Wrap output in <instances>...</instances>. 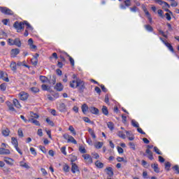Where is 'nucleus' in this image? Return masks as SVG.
<instances>
[{
  "label": "nucleus",
  "mask_w": 179,
  "mask_h": 179,
  "mask_svg": "<svg viewBox=\"0 0 179 179\" xmlns=\"http://www.w3.org/2000/svg\"><path fill=\"white\" fill-rule=\"evenodd\" d=\"M151 167L155 173H160V169H159V165L157 164H152Z\"/></svg>",
  "instance_id": "17"
},
{
  "label": "nucleus",
  "mask_w": 179,
  "mask_h": 179,
  "mask_svg": "<svg viewBox=\"0 0 179 179\" xmlns=\"http://www.w3.org/2000/svg\"><path fill=\"white\" fill-rule=\"evenodd\" d=\"M20 167H23L24 169H30V166L27 164V163L23 162V161H21L20 162Z\"/></svg>",
  "instance_id": "27"
},
{
  "label": "nucleus",
  "mask_w": 179,
  "mask_h": 179,
  "mask_svg": "<svg viewBox=\"0 0 179 179\" xmlns=\"http://www.w3.org/2000/svg\"><path fill=\"white\" fill-rule=\"evenodd\" d=\"M83 157L86 161V163L92 164L93 163V159H92V157L89 154H85L83 155Z\"/></svg>",
  "instance_id": "11"
},
{
  "label": "nucleus",
  "mask_w": 179,
  "mask_h": 179,
  "mask_svg": "<svg viewBox=\"0 0 179 179\" xmlns=\"http://www.w3.org/2000/svg\"><path fill=\"white\" fill-rule=\"evenodd\" d=\"M20 52V50L15 48L13 49L10 52L11 58L16 57V55H18V54Z\"/></svg>",
  "instance_id": "12"
},
{
  "label": "nucleus",
  "mask_w": 179,
  "mask_h": 179,
  "mask_svg": "<svg viewBox=\"0 0 179 179\" xmlns=\"http://www.w3.org/2000/svg\"><path fill=\"white\" fill-rule=\"evenodd\" d=\"M105 171H106V174L108 176V177L111 178L113 176H114V171H113V168L108 167L105 169Z\"/></svg>",
  "instance_id": "13"
},
{
  "label": "nucleus",
  "mask_w": 179,
  "mask_h": 179,
  "mask_svg": "<svg viewBox=\"0 0 179 179\" xmlns=\"http://www.w3.org/2000/svg\"><path fill=\"white\" fill-rule=\"evenodd\" d=\"M108 128H109L110 131H113V129H114V123L111 122H108Z\"/></svg>",
  "instance_id": "46"
},
{
  "label": "nucleus",
  "mask_w": 179,
  "mask_h": 179,
  "mask_svg": "<svg viewBox=\"0 0 179 179\" xmlns=\"http://www.w3.org/2000/svg\"><path fill=\"white\" fill-rule=\"evenodd\" d=\"M144 27L147 31H153V27H152V26L150 24L144 25Z\"/></svg>",
  "instance_id": "40"
},
{
  "label": "nucleus",
  "mask_w": 179,
  "mask_h": 179,
  "mask_svg": "<svg viewBox=\"0 0 179 179\" xmlns=\"http://www.w3.org/2000/svg\"><path fill=\"white\" fill-rule=\"evenodd\" d=\"M130 11H131L133 13H136V12H138V10H139V8H138V7H136V6H133V7H130L129 8Z\"/></svg>",
  "instance_id": "37"
},
{
  "label": "nucleus",
  "mask_w": 179,
  "mask_h": 179,
  "mask_svg": "<svg viewBox=\"0 0 179 179\" xmlns=\"http://www.w3.org/2000/svg\"><path fill=\"white\" fill-rule=\"evenodd\" d=\"M18 96L20 97V100H22V101H24L27 99H29V94L24 92H22L18 94Z\"/></svg>",
  "instance_id": "7"
},
{
  "label": "nucleus",
  "mask_w": 179,
  "mask_h": 179,
  "mask_svg": "<svg viewBox=\"0 0 179 179\" xmlns=\"http://www.w3.org/2000/svg\"><path fill=\"white\" fill-rule=\"evenodd\" d=\"M170 167H171V164H170V162H166L165 163L166 170H167L168 171H170Z\"/></svg>",
  "instance_id": "54"
},
{
  "label": "nucleus",
  "mask_w": 179,
  "mask_h": 179,
  "mask_svg": "<svg viewBox=\"0 0 179 179\" xmlns=\"http://www.w3.org/2000/svg\"><path fill=\"white\" fill-rule=\"evenodd\" d=\"M61 152L64 156H66V147H62Z\"/></svg>",
  "instance_id": "57"
},
{
  "label": "nucleus",
  "mask_w": 179,
  "mask_h": 179,
  "mask_svg": "<svg viewBox=\"0 0 179 179\" xmlns=\"http://www.w3.org/2000/svg\"><path fill=\"white\" fill-rule=\"evenodd\" d=\"M31 62L32 65H34V66H36V65H37V64H38V59H37V57H33L31 59Z\"/></svg>",
  "instance_id": "34"
},
{
  "label": "nucleus",
  "mask_w": 179,
  "mask_h": 179,
  "mask_svg": "<svg viewBox=\"0 0 179 179\" xmlns=\"http://www.w3.org/2000/svg\"><path fill=\"white\" fill-rule=\"evenodd\" d=\"M14 148L21 156L23 155V152H22L20 148H19V145H15Z\"/></svg>",
  "instance_id": "53"
},
{
  "label": "nucleus",
  "mask_w": 179,
  "mask_h": 179,
  "mask_svg": "<svg viewBox=\"0 0 179 179\" xmlns=\"http://www.w3.org/2000/svg\"><path fill=\"white\" fill-rule=\"evenodd\" d=\"M70 87H72L73 89H77L78 87L80 93H83L86 89L84 81L80 78H77L76 80L71 81Z\"/></svg>",
  "instance_id": "1"
},
{
  "label": "nucleus",
  "mask_w": 179,
  "mask_h": 179,
  "mask_svg": "<svg viewBox=\"0 0 179 179\" xmlns=\"http://www.w3.org/2000/svg\"><path fill=\"white\" fill-rule=\"evenodd\" d=\"M131 125H133L134 128H139V123H138L135 120H131Z\"/></svg>",
  "instance_id": "42"
},
{
  "label": "nucleus",
  "mask_w": 179,
  "mask_h": 179,
  "mask_svg": "<svg viewBox=\"0 0 179 179\" xmlns=\"http://www.w3.org/2000/svg\"><path fill=\"white\" fill-rule=\"evenodd\" d=\"M90 113H92V114H94L95 115H97L99 114V109L96 107L91 106L89 108Z\"/></svg>",
  "instance_id": "15"
},
{
  "label": "nucleus",
  "mask_w": 179,
  "mask_h": 179,
  "mask_svg": "<svg viewBox=\"0 0 179 179\" xmlns=\"http://www.w3.org/2000/svg\"><path fill=\"white\" fill-rule=\"evenodd\" d=\"M0 155H10V151L8 149L0 148Z\"/></svg>",
  "instance_id": "19"
},
{
  "label": "nucleus",
  "mask_w": 179,
  "mask_h": 179,
  "mask_svg": "<svg viewBox=\"0 0 179 179\" xmlns=\"http://www.w3.org/2000/svg\"><path fill=\"white\" fill-rule=\"evenodd\" d=\"M11 45H16L17 47H22V42L20 41V39L15 38L14 43H11Z\"/></svg>",
  "instance_id": "22"
},
{
  "label": "nucleus",
  "mask_w": 179,
  "mask_h": 179,
  "mask_svg": "<svg viewBox=\"0 0 179 179\" xmlns=\"http://www.w3.org/2000/svg\"><path fill=\"white\" fill-rule=\"evenodd\" d=\"M58 110L59 111H60V113H66V111H68L66 105H65V103H59L58 106Z\"/></svg>",
  "instance_id": "8"
},
{
  "label": "nucleus",
  "mask_w": 179,
  "mask_h": 179,
  "mask_svg": "<svg viewBox=\"0 0 179 179\" xmlns=\"http://www.w3.org/2000/svg\"><path fill=\"white\" fill-rule=\"evenodd\" d=\"M18 136H20V138H23V130H22V129H18Z\"/></svg>",
  "instance_id": "60"
},
{
  "label": "nucleus",
  "mask_w": 179,
  "mask_h": 179,
  "mask_svg": "<svg viewBox=\"0 0 179 179\" xmlns=\"http://www.w3.org/2000/svg\"><path fill=\"white\" fill-rule=\"evenodd\" d=\"M63 170L64 173H69V165L68 164H64L63 166Z\"/></svg>",
  "instance_id": "41"
},
{
  "label": "nucleus",
  "mask_w": 179,
  "mask_h": 179,
  "mask_svg": "<svg viewBox=\"0 0 179 179\" xmlns=\"http://www.w3.org/2000/svg\"><path fill=\"white\" fill-rule=\"evenodd\" d=\"M129 145L130 146V149H132V150H136V148L135 147V143L132 142H129Z\"/></svg>",
  "instance_id": "48"
},
{
  "label": "nucleus",
  "mask_w": 179,
  "mask_h": 179,
  "mask_svg": "<svg viewBox=\"0 0 179 179\" xmlns=\"http://www.w3.org/2000/svg\"><path fill=\"white\" fill-rule=\"evenodd\" d=\"M11 143L13 146H19V143L17 142V139L15 137L11 138Z\"/></svg>",
  "instance_id": "30"
},
{
  "label": "nucleus",
  "mask_w": 179,
  "mask_h": 179,
  "mask_svg": "<svg viewBox=\"0 0 179 179\" xmlns=\"http://www.w3.org/2000/svg\"><path fill=\"white\" fill-rule=\"evenodd\" d=\"M83 121H85V122H87L88 124H94V122H93V121L90 120V119H89V117H84Z\"/></svg>",
  "instance_id": "43"
},
{
  "label": "nucleus",
  "mask_w": 179,
  "mask_h": 179,
  "mask_svg": "<svg viewBox=\"0 0 179 179\" xmlns=\"http://www.w3.org/2000/svg\"><path fill=\"white\" fill-rule=\"evenodd\" d=\"M39 149L43 152V153H47V150L45 149V147L43 145H39Z\"/></svg>",
  "instance_id": "56"
},
{
  "label": "nucleus",
  "mask_w": 179,
  "mask_h": 179,
  "mask_svg": "<svg viewBox=\"0 0 179 179\" xmlns=\"http://www.w3.org/2000/svg\"><path fill=\"white\" fill-rule=\"evenodd\" d=\"M55 89L57 92H62L64 90V85L61 83H57L55 86Z\"/></svg>",
  "instance_id": "14"
},
{
  "label": "nucleus",
  "mask_w": 179,
  "mask_h": 179,
  "mask_svg": "<svg viewBox=\"0 0 179 179\" xmlns=\"http://www.w3.org/2000/svg\"><path fill=\"white\" fill-rule=\"evenodd\" d=\"M24 24L27 25V30H33V27L27 21H24Z\"/></svg>",
  "instance_id": "39"
},
{
  "label": "nucleus",
  "mask_w": 179,
  "mask_h": 179,
  "mask_svg": "<svg viewBox=\"0 0 179 179\" xmlns=\"http://www.w3.org/2000/svg\"><path fill=\"white\" fill-rule=\"evenodd\" d=\"M0 89L1 90H2V92H5V90H6V83L1 84Z\"/></svg>",
  "instance_id": "50"
},
{
  "label": "nucleus",
  "mask_w": 179,
  "mask_h": 179,
  "mask_svg": "<svg viewBox=\"0 0 179 179\" xmlns=\"http://www.w3.org/2000/svg\"><path fill=\"white\" fill-rule=\"evenodd\" d=\"M63 138L67 141L68 143H73L74 145H78V141H76L75 138L68 134H64L63 135Z\"/></svg>",
  "instance_id": "2"
},
{
  "label": "nucleus",
  "mask_w": 179,
  "mask_h": 179,
  "mask_svg": "<svg viewBox=\"0 0 179 179\" xmlns=\"http://www.w3.org/2000/svg\"><path fill=\"white\" fill-rule=\"evenodd\" d=\"M69 131L73 134V135H76V131H75V128H73V126H69Z\"/></svg>",
  "instance_id": "44"
},
{
  "label": "nucleus",
  "mask_w": 179,
  "mask_h": 179,
  "mask_svg": "<svg viewBox=\"0 0 179 179\" xmlns=\"http://www.w3.org/2000/svg\"><path fill=\"white\" fill-rule=\"evenodd\" d=\"M0 79L5 80V82H9V78L8 77L5 78V73L3 71H0Z\"/></svg>",
  "instance_id": "26"
},
{
  "label": "nucleus",
  "mask_w": 179,
  "mask_h": 179,
  "mask_svg": "<svg viewBox=\"0 0 179 179\" xmlns=\"http://www.w3.org/2000/svg\"><path fill=\"white\" fill-rule=\"evenodd\" d=\"M37 134L38 136H43V129H38Z\"/></svg>",
  "instance_id": "64"
},
{
  "label": "nucleus",
  "mask_w": 179,
  "mask_h": 179,
  "mask_svg": "<svg viewBox=\"0 0 179 179\" xmlns=\"http://www.w3.org/2000/svg\"><path fill=\"white\" fill-rule=\"evenodd\" d=\"M31 92L32 93H38L40 92V90L36 87H31Z\"/></svg>",
  "instance_id": "47"
},
{
  "label": "nucleus",
  "mask_w": 179,
  "mask_h": 179,
  "mask_svg": "<svg viewBox=\"0 0 179 179\" xmlns=\"http://www.w3.org/2000/svg\"><path fill=\"white\" fill-rule=\"evenodd\" d=\"M69 159H71V163H73V162H76V160H78V157L73 155H70Z\"/></svg>",
  "instance_id": "38"
},
{
  "label": "nucleus",
  "mask_w": 179,
  "mask_h": 179,
  "mask_svg": "<svg viewBox=\"0 0 179 179\" xmlns=\"http://www.w3.org/2000/svg\"><path fill=\"white\" fill-rule=\"evenodd\" d=\"M2 23L5 25V26H8V23H9V19H4L2 20Z\"/></svg>",
  "instance_id": "63"
},
{
  "label": "nucleus",
  "mask_w": 179,
  "mask_h": 179,
  "mask_svg": "<svg viewBox=\"0 0 179 179\" xmlns=\"http://www.w3.org/2000/svg\"><path fill=\"white\" fill-rule=\"evenodd\" d=\"M46 122L48 124V125H50V127H54V122H52L50 118L46 119Z\"/></svg>",
  "instance_id": "51"
},
{
  "label": "nucleus",
  "mask_w": 179,
  "mask_h": 179,
  "mask_svg": "<svg viewBox=\"0 0 179 179\" xmlns=\"http://www.w3.org/2000/svg\"><path fill=\"white\" fill-rule=\"evenodd\" d=\"M39 79L42 83H47V82H48V78L44 76H41Z\"/></svg>",
  "instance_id": "33"
},
{
  "label": "nucleus",
  "mask_w": 179,
  "mask_h": 179,
  "mask_svg": "<svg viewBox=\"0 0 179 179\" xmlns=\"http://www.w3.org/2000/svg\"><path fill=\"white\" fill-rule=\"evenodd\" d=\"M132 5V3L131 2V0H124L123 3H121L120 4V8L122 10H125L127 8H129Z\"/></svg>",
  "instance_id": "4"
},
{
  "label": "nucleus",
  "mask_w": 179,
  "mask_h": 179,
  "mask_svg": "<svg viewBox=\"0 0 179 179\" xmlns=\"http://www.w3.org/2000/svg\"><path fill=\"white\" fill-rule=\"evenodd\" d=\"M95 166H96L98 169H103V167H104V164L100 162V161H96L95 162Z\"/></svg>",
  "instance_id": "32"
},
{
  "label": "nucleus",
  "mask_w": 179,
  "mask_h": 179,
  "mask_svg": "<svg viewBox=\"0 0 179 179\" xmlns=\"http://www.w3.org/2000/svg\"><path fill=\"white\" fill-rule=\"evenodd\" d=\"M4 162L9 166H13V159L9 157H5Z\"/></svg>",
  "instance_id": "18"
},
{
  "label": "nucleus",
  "mask_w": 179,
  "mask_h": 179,
  "mask_svg": "<svg viewBox=\"0 0 179 179\" xmlns=\"http://www.w3.org/2000/svg\"><path fill=\"white\" fill-rule=\"evenodd\" d=\"M89 106H87V104L84 103L83 104V106H81V110L83 113V114H86V113H87V111H89Z\"/></svg>",
  "instance_id": "20"
},
{
  "label": "nucleus",
  "mask_w": 179,
  "mask_h": 179,
  "mask_svg": "<svg viewBox=\"0 0 179 179\" xmlns=\"http://www.w3.org/2000/svg\"><path fill=\"white\" fill-rule=\"evenodd\" d=\"M9 134H10V130H9L8 128H6L2 131V134L3 136H9Z\"/></svg>",
  "instance_id": "28"
},
{
  "label": "nucleus",
  "mask_w": 179,
  "mask_h": 179,
  "mask_svg": "<svg viewBox=\"0 0 179 179\" xmlns=\"http://www.w3.org/2000/svg\"><path fill=\"white\" fill-rule=\"evenodd\" d=\"M30 152L34 156H37V152H36V149H34V148H31Z\"/></svg>",
  "instance_id": "55"
},
{
  "label": "nucleus",
  "mask_w": 179,
  "mask_h": 179,
  "mask_svg": "<svg viewBox=\"0 0 179 179\" xmlns=\"http://www.w3.org/2000/svg\"><path fill=\"white\" fill-rule=\"evenodd\" d=\"M145 153H147V155H148V159H150V160H153V159H155L153 157V152H152V151H150V150L147 149L145 150Z\"/></svg>",
  "instance_id": "21"
},
{
  "label": "nucleus",
  "mask_w": 179,
  "mask_h": 179,
  "mask_svg": "<svg viewBox=\"0 0 179 179\" xmlns=\"http://www.w3.org/2000/svg\"><path fill=\"white\" fill-rule=\"evenodd\" d=\"M13 27L16 29L17 33H20L22 30H24V22H19L16 21L13 24Z\"/></svg>",
  "instance_id": "3"
},
{
  "label": "nucleus",
  "mask_w": 179,
  "mask_h": 179,
  "mask_svg": "<svg viewBox=\"0 0 179 179\" xmlns=\"http://www.w3.org/2000/svg\"><path fill=\"white\" fill-rule=\"evenodd\" d=\"M49 83L52 85H55L57 82V77L55 76H50V80L48 81Z\"/></svg>",
  "instance_id": "23"
},
{
  "label": "nucleus",
  "mask_w": 179,
  "mask_h": 179,
  "mask_svg": "<svg viewBox=\"0 0 179 179\" xmlns=\"http://www.w3.org/2000/svg\"><path fill=\"white\" fill-rule=\"evenodd\" d=\"M173 169L175 170V171H176V173L178 174H179V166L178 165H176L173 167Z\"/></svg>",
  "instance_id": "62"
},
{
  "label": "nucleus",
  "mask_w": 179,
  "mask_h": 179,
  "mask_svg": "<svg viewBox=\"0 0 179 179\" xmlns=\"http://www.w3.org/2000/svg\"><path fill=\"white\" fill-rule=\"evenodd\" d=\"M10 68L11 71H13V72H16L17 68L16 66V62H12L10 64Z\"/></svg>",
  "instance_id": "24"
},
{
  "label": "nucleus",
  "mask_w": 179,
  "mask_h": 179,
  "mask_svg": "<svg viewBox=\"0 0 179 179\" xmlns=\"http://www.w3.org/2000/svg\"><path fill=\"white\" fill-rule=\"evenodd\" d=\"M117 135L120 138H122V139H125V138H127V136H125L124 131H118Z\"/></svg>",
  "instance_id": "36"
},
{
  "label": "nucleus",
  "mask_w": 179,
  "mask_h": 179,
  "mask_svg": "<svg viewBox=\"0 0 179 179\" xmlns=\"http://www.w3.org/2000/svg\"><path fill=\"white\" fill-rule=\"evenodd\" d=\"M62 54L63 55H66V57H69L70 64L71 65V66H75V60L73 59V58H72V57H71V55H69L67 52H62Z\"/></svg>",
  "instance_id": "10"
},
{
  "label": "nucleus",
  "mask_w": 179,
  "mask_h": 179,
  "mask_svg": "<svg viewBox=\"0 0 179 179\" xmlns=\"http://www.w3.org/2000/svg\"><path fill=\"white\" fill-rule=\"evenodd\" d=\"M79 152H80L81 153H86V149L85 148V147L80 146Z\"/></svg>",
  "instance_id": "58"
},
{
  "label": "nucleus",
  "mask_w": 179,
  "mask_h": 179,
  "mask_svg": "<svg viewBox=\"0 0 179 179\" xmlns=\"http://www.w3.org/2000/svg\"><path fill=\"white\" fill-rule=\"evenodd\" d=\"M13 103L15 107H16V108H20L22 107V105H20V103L19 102V101L16 99H13Z\"/></svg>",
  "instance_id": "25"
},
{
  "label": "nucleus",
  "mask_w": 179,
  "mask_h": 179,
  "mask_svg": "<svg viewBox=\"0 0 179 179\" xmlns=\"http://www.w3.org/2000/svg\"><path fill=\"white\" fill-rule=\"evenodd\" d=\"M137 131L139 132V134H141V135H145L146 133L142 130V128H140L139 127H137Z\"/></svg>",
  "instance_id": "59"
},
{
  "label": "nucleus",
  "mask_w": 179,
  "mask_h": 179,
  "mask_svg": "<svg viewBox=\"0 0 179 179\" xmlns=\"http://www.w3.org/2000/svg\"><path fill=\"white\" fill-rule=\"evenodd\" d=\"M7 106H8V108H9V110L10 111H15V108L13 107V104H12L11 103L8 102L7 103Z\"/></svg>",
  "instance_id": "45"
},
{
  "label": "nucleus",
  "mask_w": 179,
  "mask_h": 179,
  "mask_svg": "<svg viewBox=\"0 0 179 179\" xmlns=\"http://www.w3.org/2000/svg\"><path fill=\"white\" fill-rule=\"evenodd\" d=\"M164 45L166 47H167V48H169L171 52H174V48H173V45H171V44L169 43V42H166Z\"/></svg>",
  "instance_id": "31"
},
{
  "label": "nucleus",
  "mask_w": 179,
  "mask_h": 179,
  "mask_svg": "<svg viewBox=\"0 0 179 179\" xmlns=\"http://www.w3.org/2000/svg\"><path fill=\"white\" fill-rule=\"evenodd\" d=\"M28 122H31V124H34L36 127H40V122L33 117L29 118Z\"/></svg>",
  "instance_id": "16"
},
{
  "label": "nucleus",
  "mask_w": 179,
  "mask_h": 179,
  "mask_svg": "<svg viewBox=\"0 0 179 179\" xmlns=\"http://www.w3.org/2000/svg\"><path fill=\"white\" fill-rule=\"evenodd\" d=\"M154 1L155 3H158V5H160L161 6H162L163 8H170V4L166 1H164L162 0H154Z\"/></svg>",
  "instance_id": "6"
},
{
  "label": "nucleus",
  "mask_w": 179,
  "mask_h": 179,
  "mask_svg": "<svg viewBox=\"0 0 179 179\" xmlns=\"http://www.w3.org/2000/svg\"><path fill=\"white\" fill-rule=\"evenodd\" d=\"M102 113L104 115H108V109H107V106H103L102 107Z\"/></svg>",
  "instance_id": "35"
},
{
  "label": "nucleus",
  "mask_w": 179,
  "mask_h": 179,
  "mask_svg": "<svg viewBox=\"0 0 179 179\" xmlns=\"http://www.w3.org/2000/svg\"><path fill=\"white\" fill-rule=\"evenodd\" d=\"M88 132H89V134H90V135L93 139H96V134H94V131L92 129L88 128Z\"/></svg>",
  "instance_id": "29"
},
{
  "label": "nucleus",
  "mask_w": 179,
  "mask_h": 179,
  "mask_svg": "<svg viewBox=\"0 0 179 179\" xmlns=\"http://www.w3.org/2000/svg\"><path fill=\"white\" fill-rule=\"evenodd\" d=\"M154 152H155V153H157V155H163V153L161 152L160 150H159V148L157 147H154Z\"/></svg>",
  "instance_id": "52"
},
{
  "label": "nucleus",
  "mask_w": 179,
  "mask_h": 179,
  "mask_svg": "<svg viewBox=\"0 0 179 179\" xmlns=\"http://www.w3.org/2000/svg\"><path fill=\"white\" fill-rule=\"evenodd\" d=\"M30 115H31V117H32V118H38V115H37V114H36V113H33V112H31V113H30Z\"/></svg>",
  "instance_id": "61"
},
{
  "label": "nucleus",
  "mask_w": 179,
  "mask_h": 179,
  "mask_svg": "<svg viewBox=\"0 0 179 179\" xmlns=\"http://www.w3.org/2000/svg\"><path fill=\"white\" fill-rule=\"evenodd\" d=\"M0 12L4 15H13V11L6 7H0Z\"/></svg>",
  "instance_id": "5"
},
{
  "label": "nucleus",
  "mask_w": 179,
  "mask_h": 179,
  "mask_svg": "<svg viewBox=\"0 0 179 179\" xmlns=\"http://www.w3.org/2000/svg\"><path fill=\"white\" fill-rule=\"evenodd\" d=\"M71 171L73 174H75L76 173H80V171H79V166H78L75 163H71Z\"/></svg>",
  "instance_id": "9"
},
{
  "label": "nucleus",
  "mask_w": 179,
  "mask_h": 179,
  "mask_svg": "<svg viewBox=\"0 0 179 179\" xmlns=\"http://www.w3.org/2000/svg\"><path fill=\"white\" fill-rule=\"evenodd\" d=\"M95 148H96V149H101V148H103V143H101V142H98L97 143H96V145H95Z\"/></svg>",
  "instance_id": "49"
}]
</instances>
